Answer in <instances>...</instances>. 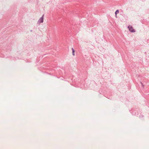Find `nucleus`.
<instances>
[{"label":"nucleus","instance_id":"obj_2","mask_svg":"<svg viewBox=\"0 0 149 149\" xmlns=\"http://www.w3.org/2000/svg\"><path fill=\"white\" fill-rule=\"evenodd\" d=\"M43 17H42L40 18V19H39V21L40 23H42L43 22Z\"/></svg>","mask_w":149,"mask_h":149},{"label":"nucleus","instance_id":"obj_3","mask_svg":"<svg viewBox=\"0 0 149 149\" xmlns=\"http://www.w3.org/2000/svg\"><path fill=\"white\" fill-rule=\"evenodd\" d=\"M119 13V11L118 10H117L116 11V12H115V14H116V15L118 13Z\"/></svg>","mask_w":149,"mask_h":149},{"label":"nucleus","instance_id":"obj_4","mask_svg":"<svg viewBox=\"0 0 149 149\" xmlns=\"http://www.w3.org/2000/svg\"><path fill=\"white\" fill-rule=\"evenodd\" d=\"M72 50L73 54V55H74V49L73 48H72Z\"/></svg>","mask_w":149,"mask_h":149},{"label":"nucleus","instance_id":"obj_1","mask_svg":"<svg viewBox=\"0 0 149 149\" xmlns=\"http://www.w3.org/2000/svg\"><path fill=\"white\" fill-rule=\"evenodd\" d=\"M128 28L131 32H135L134 30L133 29L131 26H129L128 27Z\"/></svg>","mask_w":149,"mask_h":149}]
</instances>
